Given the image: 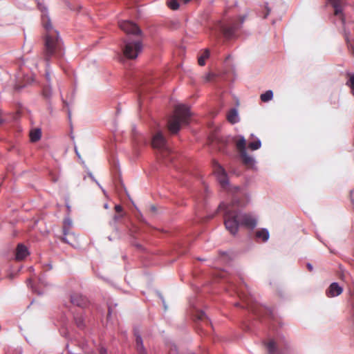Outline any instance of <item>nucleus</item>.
<instances>
[{
    "mask_svg": "<svg viewBox=\"0 0 354 354\" xmlns=\"http://www.w3.org/2000/svg\"><path fill=\"white\" fill-rule=\"evenodd\" d=\"M218 209V210H225L224 224L226 229L232 235L237 233L239 225L249 229H253L257 225L256 218L250 214H241L234 202L228 205L222 203Z\"/></svg>",
    "mask_w": 354,
    "mask_h": 354,
    "instance_id": "1",
    "label": "nucleus"
},
{
    "mask_svg": "<svg viewBox=\"0 0 354 354\" xmlns=\"http://www.w3.org/2000/svg\"><path fill=\"white\" fill-rule=\"evenodd\" d=\"M38 8L42 12L41 23L46 30V34L44 40V48L42 54L43 59L46 62L47 66L52 57L61 55V41L57 31L52 29L50 19L46 15V8L44 5L40 2L37 3Z\"/></svg>",
    "mask_w": 354,
    "mask_h": 354,
    "instance_id": "2",
    "label": "nucleus"
},
{
    "mask_svg": "<svg viewBox=\"0 0 354 354\" xmlns=\"http://www.w3.org/2000/svg\"><path fill=\"white\" fill-rule=\"evenodd\" d=\"M190 112L185 105H178L175 108L174 115L168 121V129L172 133H176L180 129L181 124H188Z\"/></svg>",
    "mask_w": 354,
    "mask_h": 354,
    "instance_id": "3",
    "label": "nucleus"
},
{
    "mask_svg": "<svg viewBox=\"0 0 354 354\" xmlns=\"http://www.w3.org/2000/svg\"><path fill=\"white\" fill-rule=\"evenodd\" d=\"M142 50L140 41H124L122 52L124 57L129 59H136Z\"/></svg>",
    "mask_w": 354,
    "mask_h": 354,
    "instance_id": "4",
    "label": "nucleus"
},
{
    "mask_svg": "<svg viewBox=\"0 0 354 354\" xmlns=\"http://www.w3.org/2000/svg\"><path fill=\"white\" fill-rule=\"evenodd\" d=\"M236 147L239 152L243 165L248 168H252L254 165L255 160L252 156L248 153L245 147L246 141L243 137H241L236 141Z\"/></svg>",
    "mask_w": 354,
    "mask_h": 354,
    "instance_id": "5",
    "label": "nucleus"
},
{
    "mask_svg": "<svg viewBox=\"0 0 354 354\" xmlns=\"http://www.w3.org/2000/svg\"><path fill=\"white\" fill-rule=\"evenodd\" d=\"M245 17H240L239 22H232L230 24H222L221 26V29L223 35L226 37H230L232 36L236 30H237L241 24L243 23Z\"/></svg>",
    "mask_w": 354,
    "mask_h": 354,
    "instance_id": "6",
    "label": "nucleus"
},
{
    "mask_svg": "<svg viewBox=\"0 0 354 354\" xmlns=\"http://www.w3.org/2000/svg\"><path fill=\"white\" fill-rule=\"evenodd\" d=\"M71 303L80 308H86L90 305V301L84 295L80 293L74 292L70 295Z\"/></svg>",
    "mask_w": 354,
    "mask_h": 354,
    "instance_id": "7",
    "label": "nucleus"
},
{
    "mask_svg": "<svg viewBox=\"0 0 354 354\" xmlns=\"http://www.w3.org/2000/svg\"><path fill=\"white\" fill-rule=\"evenodd\" d=\"M119 26L120 29L127 34H132L133 35H139L141 34L140 28L131 21H120Z\"/></svg>",
    "mask_w": 354,
    "mask_h": 354,
    "instance_id": "8",
    "label": "nucleus"
},
{
    "mask_svg": "<svg viewBox=\"0 0 354 354\" xmlns=\"http://www.w3.org/2000/svg\"><path fill=\"white\" fill-rule=\"evenodd\" d=\"M151 145L153 148L157 149L162 152H168V147L165 138L161 132H158L153 138Z\"/></svg>",
    "mask_w": 354,
    "mask_h": 354,
    "instance_id": "9",
    "label": "nucleus"
},
{
    "mask_svg": "<svg viewBox=\"0 0 354 354\" xmlns=\"http://www.w3.org/2000/svg\"><path fill=\"white\" fill-rule=\"evenodd\" d=\"M334 8V15L339 18L342 24H344V17L342 13L344 6V0H328Z\"/></svg>",
    "mask_w": 354,
    "mask_h": 354,
    "instance_id": "10",
    "label": "nucleus"
},
{
    "mask_svg": "<svg viewBox=\"0 0 354 354\" xmlns=\"http://www.w3.org/2000/svg\"><path fill=\"white\" fill-rule=\"evenodd\" d=\"M214 173L221 187L225 188L228 185V179L225 169L221 165H218L214 169Z\"/></svg>",
    "mask_w": 354,
    "mask_h": 354,
    "instance_id": "11",
    "label": "nucleus"
},
{
    "mask_svg": "<svg viewBox=\"0 0 354 354\" xmlns=\"http://www.w3.org/2000/svg\"><path fill=\"white\" fill-rule=\"evenodd\" d=\"M232 286L234 288L235 291L237 292V294L240 297V298H241L242 299L245 300V301L247 303L248 308L251 311H252L254 313H255L257 315H259V313H260L259 311L261 310V309H259V310L257 309L255 307H254V306H252V305L250 304L249 299L247 298L246 296L245 295V293L243 292V290L242 287L241 286L236 287V286H235L234 284Z\"/></svg>",
    "mask_w": 354,
    "mask_h": 354,
    "instance_id": "12",
    "label": "nucleus"
},
{
    "mask_svg": "<svg viewBox=\"0 0 354 354\" xmlns=\"http://www.w3.org/2000/svg\"><path fill=\"white\" fill-rule=\"evenodd\" d=\"M343 290L337 283H332L328 290H326V295L329 297H333L339 295Z\"/></svg>",
    "mask_w": 354,
    "mask_h": 354,
    "instance_id": "13",
    "label": "nucleus"
},
{
    "mask_svg": "<svg viewBox=\"0 0 354 354\" xmlns=\"http://www.w3.org/2000/svg\"><path fill=\"white\" fill-rule=\"evenodd\" d=\"M28 254V252L27 248L22 244H19L16 249V259L17 260H23Z\"/></svg>",
    "mask_w": 354,
    "mask_h": 354,
    "instance_id": "14",
    "label": "nucleus"
},
{
    "mask_svg": "<svg viewBox=\"0 0 354 354\" xmlns=\"http://www.w3.org/2000/svg\"><path fill=\"white\" fill-rule=\"evenodd\" d=\"M136 351H137L138 353V354H147V353L144 347L142 337L140 335L136 336Z\"/></svg>",
    "mask_w": 354,
    "mask_h": 354,
    "instance_id": "15",
    "label": "nucleus"
},
{
    "mask_svg": "<svg viewBox=\"0 0 354 354\" xmlns=\"http://www.w3.org/2000/svg\"><path fill=\"white\" fill-rule=\"evenodd\" d=\"M237 118H238V113H237L236 110L234 109H231L227 115V120L232 124H234V123L237 122V121H238Z\"/></svg>",
    "mask_w": 354,
    "mask_h": 354,
    "instance_id": "16",
    "label": "nucleus"
},
{
    "mask_svg": "<svg viewBox=\"0 0 354 354\" xmlns=\"http://www.w3.org/2000/svg\"><path fill=\"white\" fill-rule=\"evenodd\" d=\"M256 236L263 241H266L269 239V232L266 229H261L256 232Z\"/></svg>",
    "mask_w": 354,
    "mask_h": 354,
    "instance_id": "17",
    "label": "nucleus"
},
{
    "mask_svg": "<svg viewBox=\"0 0 354 354\" xmlns=\"http://www.w3.org/2000/svg\"><path fill=\"white\" fill-rule=\"evenodd\" d=\"M209 50L208 49H205L198 59V64L200 66H204L205 64V60L209 57Z\"/></svg>",
    "mask_w": 354,
    "mask_h": 354,
    "instance_id": "18",
    "label": "nucleus"
},
{
    "mask_svg": "<svg viewBox=\"0 0 354 354\" xmlns=\"http://www.w3.org/2000/svg\"><path fill=\"white\" fill-rule=\"evenodd\" d=\"M41 131L39 129H35L30 133V138L32 142H37L41 138Z\"/></svg>",
    "mask_w": 354,
    "mask_h": 354,
    "instance_id": "19",
    "label": "nucleus"
},
{
    "mask_svg": "<svg viewBox=\"0 0 354 354\" xmlns=\"http://www.w3.org/2000/svg\"><path fill=\"white\" fill-rule=\"evenodd\" d=\"M347 76L348 79L346 82V85L351 89V92L354 95V74L347 73Z\"/></svg>",
    "mask_w": 354,
    "mask_h": 354,
    "instance_id": "20",
    "label": "nucleus"
},
{
    "mask_svg": "<svg viewBox=\"0 0 354 354\" xmlns=\"http://www.w3.org/2000/svg\"><path fill=\"white\" fill-rule=\"evenodd\" d=\"M74 320L76 326L80 328H84L85 326L84 319L82 315H75Z\"/></svg>",
    "mask_w": 354,
    "mask_h": 354,
    "instance_id": "21",
    "label": "nucleus"
},
{
    "mask_svg": "<svg viewBox=\"0 0 354 354\" xmlns=\"http://www.w3.org/2000/svg\"><path fill=\"white\" fill-rule=\"evenodd\" d=\"M272 97H273L272 91L271 90H268L266 92H265L264 93L261 94L260 96V98H261V101L266 102H268L269 100H272Z\"/></svg>",
    "mask_w": 354,
    "mask_h": 354,
    "instance_id": "22",
    "label": "nucleus"
},
{
    "mask_svg": "<svg viewBox=\"0 0 354 354\" xmlns=\"http://www.w3.org/2000/svg\"><path fill=\"white\" fill-rule=\"evenodd\" d=\"M261 146V141L257 139L253 142H250L248 145V147L252 150L259 149Z\"/></svg>",
    "mask_w": 354,
    "mask_h": 354,
    "instance_id": "23",
    "label": "nucleus"
},
{
    "mask_svg": "<svg viewBox=\"0 0 354 354\" xmlns=\"http://www.w3.org/2000/svg\"><path fill=\"white\" fill-rule=\"evenodd\" d=\"M196 318L197 320L205 322L207 324H208V322H209L205 313L201 310L196 312Z\"/></svg>",
    "mask_w": 354,
    "mask_h": 354,
    "instance_id": "24",
    "label": "nucleus"
},
{
    "mask_svg": "<svg viewBox=\"0 0 354 354\" xmlns=\"http://www.w3.org/2000/svg\"><path fill=\"white\" fill-rule=\"evenodd\" d=\"M266 348L270 354H274L276 350L275 343L271 340L266 344Z\"/></svg>",
    "mask_w": 354,
    "mask_h": 354,
    "instance_id": "25",
    "label": "nucleus"
},
{
    "mask_svg": "<svg viewBox=\"0 0 354 354\" xmlns=\"http://www.w3.org/2000/svg\"><path fill=\"white\" fill-rule=\"evenodd\" d=\"M178 1L179 0H169L167 1L169 8H170L171 10H177L179 7Z\"/></svg>",
    "mask_w": 354,
    "mask_h": 354,
    "instance_id": "26",
    "label": "nucleus"
},
{
    "mask_svg": "<svg viewBox=\"0 0 354 354\" xmlns=\"http://www.w3.org/2000/svg\"><path fill=\"white\" fill-rule=\"evenodd\" d=\"M52 95V90L50 86H46L43 89V95L46 98H49Z\"/></svg>",
    "mask_w": 354,
    "mask_h": 354,
    "instance_id": "27",
    "label": "nucleus"
},
{
    "mask_svg": "<svg viewBox=\"0 0 354 354\" xmlns=\"http://www.w3.org/2000/svg\"><path fill=\"white\" fill-rule=\"evenodd\" d=\"M71 235L69 233L64 232V236L62 238V241L65 243H71L67 239V236Z\"/></svg>",
    "mask_w": 354,
    "mask_h": 354,
    "instance_id": "28",
    "label": "nucleus"
},
{
    "mask_svg": "<svg viewBox=\"0 0 354 354\" xmlns=\"http://www.w3.org/2000/svg\"><path fill=\"white\" fill-rule=\"evenodd\" d=\"M115 210L117 213L120 214L122 212V207L120 205L115 206Z\"/></svg>",
    "mask_w": 354,
    "mask_h": 354,
    "instance_id": "29",
    "label": "nucleus"
},
{
    "mask_svg": "<svg viewBox=\"0 0 354 354\" xmlns=\"http://www.w3.org/2000/svg\"><path fill=\"white\" fill-rule=\"evenodd\" d=\"M122 216H123V214H115V215L113 216V221H114V222H117L118 220H120L121 218H122Z\"/></svg>",
    "mask_w": 354,
    "mask_h": 354,
    "instance_id": "30",
    "label": "nucleus"
},
{
    "mask_svg": "<svg viewBox=\"0 0 354 354\" xmlns=\"http://www.w3.org/2000/svg\"><path fill=\"white\" fill-rule=\"evenodd\" d=\"M214 77V75L212 73H209L205 77V80L207 82L211 81L212 80V77Z\"/></svg>",
    "mask_w": 354,
    "mask_h": 354,
    "instance_id": "31",
    "label": "nucleus"
},
{
    "mask_svg": "<svg viewBox=\"0 0 354 354\" xmlns=\"http://www.w3.org/2000/svg\"><path fill=\"white\" fill-rule=\"evenodd\" d=\"M45 76H46V80L49 82H50V73H49V72H48L47 70H46V75H45Z\"/></svg>",
    "mask_w": 354,
    "mask_h": 354,
    "instance_id": "32",
    "label": "nucleus"
},
{
    "mask_svg": "<svg viewBox=\"0 0 354 354\" xmlns=\"http://www.w3.org/2000/svg\"><path fill=\"white\" fill-rule=\"evenodd\" d=\"M100 354H108L106 350L104 348H101L100 350Z\"/></svg>",
    "mask_w": 354,
    "mask_h": 354,
    "instance_id": "33",
    "label": "nucleus"
},
{
    "mask_svg": "<svg viewBox=\"0 0 354 354\" xmlns=\"http://www.w3.org/2000/svg\"><path fill=\"white\" fill-rule=\"evenodd\" d=\"M2 116V111L0 109V124H3L4 122V120L1 118Z\"/></svg>",
    "mask_w": 354,
    "mask_h": 354,
    "instance_id": "34",
    "label": "nucleus"
},
{
    "mask_svg": "<svg viewBox=\"0 0 354 354\" xmlns=\"http://www.w3.org/2000/svg\"><path fill=\"white\" fill-rule=\"evenodd\" d=\"M306 266L309 271L311 272L313 270V266L310 263H307Z\"/></svg>",
    "mask_w": 354,
    "mask_h": 354,
    "instance_id": "35",
    "label": "nucleus"
},
{
    "mask_svg": "<svg viewBox=\"0 0 354 354\" xmlns=\"http://www.w3.org/2000/svg\"><path fill=\"white\" fill-rule=\"evenodd\" d=\"M268 13H269V10H268L267 13H266V15L265 16V17H266L267 15H268Z\"/></svg>",
    "mask_w": 354,
    "mask_h": 354,
    "instance_id": "36",
    "label": "nucleus"
},
{
    "mask_svg": "<svg viewBox=\"0 0 354 354\" xmlns=\"http://www.w3.org/2000/svg\"><path fill=\"white\" fill-rule=\"evenodd\" d=\"M244 286H245V288L246 289H248V286H247V285L244 284Z\"/></svg>",
    "mask_w": 354,
    "mask_h": 354,
    "instance_id": "37",
    "label": "nucleus"
},
{
    "mask_svg": "<svg viewBox=\"0 0 354 354\" xmlns=\"http://www.w3.org/2000/svg\"><path fill=\"white\" fill-rule=\"evenodd\" d=\"M346 42L348 44V38L346 37Z\"/></svg>",
    "mask_w": 354,
    "mask_h": 354,
    "instance_id": "38",
    "label": "nucleus"
}]
</instances>
